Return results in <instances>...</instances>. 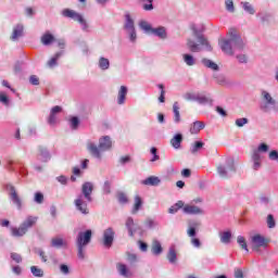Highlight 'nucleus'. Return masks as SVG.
<instances>
[{"mask_svg":"<svg viewBox=\"0 0 278 278\" xmlns=\"http://www.w3.org/2000/svg\"><path fill=\"white\" fill-rule=\"evenodd\" d=\"M126 31H134V20H131V16L129 14H126V24H125Z\"/></svg>","mask_w":278,"mask_h":278,"instance_id":"32","label":"nucleus"},{"mask_svg":"<svg viewBox=\"0 0 278 278\" xmlns=\"http://www.w3.org/2000/svg\"><path fill=\"white\" fill-rule=\"evenodd\" d=\"M90 240H92V230H86L84 232L78 233L76 242L78 247V257L80 260H84V247L90 244Z\"/></svg>","mask_w":278,"mask_h":278,"instance_id":"2","label":"nucleus"},{"mask_svg":"<svg viewBox=\"0 0 278 278\" xmlns=\"http://www.w3.org/2000/svg\"><path fill=\"white\" fill-rule=\"evenodd\" d=\"M37 160L39 162H47L48 160H51V154L46 148L39 147L38 153H37Z\"/></svg>","mask_w":278,"mask_h":278,"instance_id":"10","label":"nucleus"},{"mask_svg":"<svg viewBox=\"0 0 278 278\" xmlns=\"http://www.w3.org/2000/svg\"><path fill=\"white\" fill-rule=\"evenodd\" d=\"M182 58L187 66H194L197 64V60H194L192 54H184Z\"/></svg>","mask_w":278,"mask_h":278,"instance_id":"27","label":"nucleus"},{"mask_svg":"<svg viewBox=\"0 0 278 278\" xmlns=\"http://www.w3.org/2000/svg\"><path fill=\"white\" fill-rule=\"evenodd\" d=\"M14 166H23V163H21L20 161H14L12 159H9L5 165L7 170H10L11 173H13L14 170H16V167Z\"/></svg>","mask_w":278,"mask_h":278,"instance_id":"20","label":"nucleus"},{"mask_svg":"<svg viewBox=\"0 0 278 278\" xmlns=\"http://www.w3.org/2000/svg\"><path fill=\"white\" fill-rule=\"evenodd\" d=\"M217 173L220 175V177H226L227 176V170L225 169L224 166H218L217 167Z\"/></svg>","mask_w":278,"mask_h":278,"instance_id":"61","label":"nucleus"},{"mask_svg":"<svg viewBox=\"0 0 278 278\" xmlns=\"http://www.w3.org/2000/svg\"><path fill=\"white\" fill-rule=\"evenodd\" d=\"M243 9L245 12H249V14H255V10L253 9V5L249 2H242Z\"/></svg>","mask_w":278,"mask_h":278,"instance_id":"46","label":"nucleus"},{"mask_svg":"<svg viewBox=\"0 0 278 278\" xmlns=\"http://www.w3.org/2000/svg\"><path fill=\"white\" fill-rule=\"evenodd\" d=\"M87 149H88L89 153H91V155H93V157H98V160H101V152L99 151V148L97 147V144L89 142L87 144Z\"/></svg>","mask_w":278,"mask_h":278,"instance_id":"15","label":"nucleus"},{"mask_svg":"<svg viewBox=\"0 0 278 278\" xmlns=\"http://www.w3.org/2000/svg\"><path fill=\"white\" fill-rule=\"evenodd\" d=\"M205 147V143L203 141H195L190 149V152L195 155V153H199V151H201V149Z\"/></svg>","mask_w":278,"mask_h":278,"instance_id":"25","label":"nucleus"},{"mask_svg":"<svg viewBox=\"0 0 278 278\" xmlns=\"http://www.w3.org/2000/svg\"><path fill=\"white\" fill-rule=\"evenodd\" d=\"M99 66L102 71H108V68H110V60L101 58L99 61Z\"/></svg>","mask_w":278,"mask_h":278,"instance_id":"39","label":"nucleus"},{"mask_svg":"<svg viewBox=\"0 0 278 278\" xmlns=\"http://www.w3.org/2000/svg\"><path fill=\"white\" fill-rule=\"evenodd\" d=\"M104 247H112V242H114V229L112 228H108L106 230H104Z\"/></svg>","mask_w":278,"mask_h":278,"instance_id":"6","label":"nucleus"},{"mask_svg":"<svg viewBox=\"0 0 278 278\" xmlns=\"http://www.w3.org/2000/svg\"><path fill=\"white\" fill-rule=\"evenodd\" d=\"M152 34H154L155 36H159V38H166V28L164 27H159V28H153L152 29Z\"/></svg>","mask_w":278,"mask_h":278,"instance_id":"29","label":"nucleus"},{"mask_svg":"<svg viewBox=\"0 0 278 278\" xmlns=\"http://www.w3.org/2000/svg\"><path fill=\"white\" fill-rule=\"evenodd\" d=\"M198 42L202 45V47H207L208 51H212V47H210V43L207 42V39L203 36H198Z\"/></svg>","mask_w":278,"mask_h":278,"instance_id":"44","label":"nucleus"},{"mask_svg":"<svg viewBox=\"0 0 278 278\" xmlns=\"http://www.w3.org/2000/svg\"><path fill=\"white\" fill-rule=\"evenodd\" d=\"M10 198L11 201L17 206V210H21V207H23L21 197H18V193L16 192V189H14V187L10 188Z\"/></svg>","mask_w":278,"mask_h":278,"instance_id":"8","label":"nucleus"},{"mask_svg":"<svg viewBox=\"0 0 278 278\" xmlns=\"http://www.w3.org/2000/svg\"><path fill=\"white\" fill-rule=\"evenodd\" d=\"M226 10H228V12H233V0H226Z\"/></svg>","mask_w":278,"mask_h":278,"instance_id":"55","label":"nucleus"},{"mask_svg":"<svg viewBox=\"0 0 278 278\" xmlns=\"http://www.w3.org/2000/svg\"><path fill=\"white\" fill-rule=\"evenodd\" d=\"M184 208V201H178L176 204L169 207L168 213L169 214H177L179 210Z\"/></svg>","mask_w":278,"mask_h":278,"instance_id":"30","label":"nucleus"},{"mask_svg":"<svg viewBox=\"0 0 278 278\" xmlns=\"http://www.w3.org/2000/svg\"><path fill=\"white\" fill-rule=\"evenodd\" d=\"M195 101H198V103H200L201 105H205V103H210L211 100L205 96L198 94Z\"/></svg>","mask_w":278,"mask_h":278,"instance_id":"42","label":"nucleus"},{"mask_svg":"<svg viewBox=\"0 0 278 278\" xmlns=\"http://www.w3.org/2000/svg\"><path fill=\"white\" fill-rule=\"evenodd\" d=\"M29 81L33 86H38L40 84V79L36 75L30 76Z\"/></svg>","mask_w":278,"mask_h":278,"instance_id":"54","label":"nucleus"},{"mask_svg":"<svg viewBox=\"0 0 278 278\" xmlns=\"http://www.w3.org/2000/svg\"><path fill=\"white\" fill-rule=\"evenodd\" d=\"M71 127L72 129H77V127H79V118L73 117L71 119Z\"/></svg>","mask_w":278,"mask_h":278,"instance_id":"52","label":"nucleus"},{"mask_svg":"<svg viewBox=\"0 0 278 278\" xmlns=\"http://www.w3.org/2000/svg\"><path fill=\"white\" fill-rule=\"evenodd\" d=\"M112 188V184L110 182V181H105L104 182V192L106 193V194H110V192H111V189Z\"/></svg>","mask_w":278,"mask_h":278,"instance_id":"63","label":"nucleus"},{"mask_svg":"<svg viewBox=\"0 0 278 278\" xmlns=\"http://www.w3.org/2000/svg\"><path fill=\"white\" fill-rule=\"evenodd\" d=\"M126 97H127V87L122 86L119 88L118 96H117L118 105H123V103H125Z\"/></svg>","mask_w":278,"mask_h":278,"instance_id":"18","label":"nucleus"},{"mask_svg":"<svg viewBox=\"0 0 278 278\" xmlns=\"http://www.w3.org/2000/svg\"><path fill=\"white\" fill-rule=\"evenodd\" d=\"M250 240H251L252 250H254L256 253H260V249H266V247H268L270 242V239L260 233H255L250 238Z\"/></svg>","mask_w":278,"mask_h":278,"instance_id":"3","label":"nucleus"},{"mask_svg":"<svg viewBox=\"0 0 278 278\" xmlns=\"http://www.w3.org/2000/svg\"><path fill=\"white\" fill-rule=\"evenodd\" d=\"M143 3V10H153V0H140Z\"/></svg>","mask_w":278,"mask_h":278,"instance_id":"45","label":"nucleus"},{"mask_svg":"<svg viewBox=\"0 0 278 278\" xmlns=\"http://www.w3.org/2000/svg\"><path fill=\"white\" fill-rule=\"evenodd\" d=\"M269 160H273L274 162H278V152H277V150H274L269 153Z\"/></svg>","mask_w":278,"mask_h":278,"instance_id":"60","label":"nucleus"},{"mask_svg":"<svg viewBox=\"0 0 278 278\" xmlns=\"http://www.w3.org/2000/svg\"><path fill=\"white\" fill-rule=\"evenodd\" d=\"M30 271L34 277H45V271L38 266H31Z\"/></svg>","mask_w":278,"mask_h":278,"instance_id":"34","label":"nucleus"},{"mask_svg":"<svg viewBox=\"0 0 278 278\" xmlns=\"http://www.w3.org/2000/svg\"><path fill=\"white\" fill-rule=\"evenodd\" d=\"M182 212L185 214H203V210L194 204H184Z\"/></svg>","mask_w":278,"mask_h":278,"instance_id":"7","label":"nucleus"},{"mask_svg":"<svg viewBox=\"0 0 278 278\" xmlns=\"http://www.w3.org/2000/svg\"><path fill=\"white\" fill-rule=\"evenodd\" d=\"M161 181L162 180L160 179V177H157V176H150V177L146 178L142 181V184H143V186H160Z\"/></svg>","mask_w":278,"mask_h":278,"instance_id":"16","label":"nucleus"},{"mask_svg":"<svg viewBox=\"0 0 278 278\" xmlns=\"http://www.w3.org/2000/svg\"><path fill=\"white\" fill-rule=\"evenodd\" d=\"M237 242L241 247V249H243L244 251H247L249 253V247L247 245V239L244 237L239 236L237 238Z\"/></svg>","mask_w":278,"mask_h":278,"instance_id":"35","label":"nucleus"},{"mask_svg":"<svg viewBox=\"0 0 278 278\" xmlns=\"http://www.w3.org/2000/svg\"><path fill=\"white\" fill-rule=\"evenodd\" d=\"M41 42L47 47L51 45V42H55V37L49 33H46L43 36H41Z\"/></svg>","mask_w":278,"mask_h":278,"instance_id":"23","label":"nucleus"},{"mask_svg":"<svg viewBox=\"0 0 278 278\" xmlns=\"http://www.w3.org/2000/svg\"><path fill=\"white\" fill-rule=\"evenodd\" d=\"M173 112H174V116H175V123H180L181 115L179 114V102L174 103Z\"/></svg>","mask_w":278,"mask_h":278,"instance_id":"31","label":"nucleus"},{"mask_svg":"<svg viewBox=\"0 0 278 278\" xmlns=\"http://www.w3.org/2000/svg\"><path fill=\"white\" fill-rule=\"evenodd\" d=\"M187 47L189 51H191V53H199V51H201V48L199 47V45H197V42L190 39L187 41Z\"/></svg>","mask_w":278,"mask_h":278,"instance_id":"26","label":"nucleus"},{"mask_svg":"<svg viewBox=\"0 0 278 278\" xmlns=\"http://www.w3.org/2000/svg\"><path fill=\"white\" fill-rule=\"evenodd\" d=\"M247 123H249V119L247 117L238 118L236 121L237 127H244V125H247Z\"/></svg>","mask_w":278,"mask_h":278,"instance_id":"50","label":"nucleus"},{"mask_svg":"<svg viewBox=\"0 0 278 278\" xmlns=\"http://www.w3.org/2000/svg\"><path fill=\"white\" fill-rule=\"evenodd\" d=\"M181 142H184V136H181V134L176 135L170 140V144L174 147V149H179L181 147Z\"/></svg>","mask_w":278,"mask_h":278,"instance_id":"22","label":"nucleus"},{"mask_svg":"<svg viewBox=\"0 0 278 278\" xmlns=\"http://www.w3.org/2000/svg\"><path fill=\"white\" fill-rule=\"evenodd\" d=\"M275 225H276V223H275V217H274L271 214H269V215L267 216V227H268L269 229H274Z\"/></svg>","mask_w":278,"mask_h":278,"instance_id":"47","label":"nucleus"},{"mask_svg":"<svg viewBox=\"0 0 278 278\" xmlns=\"http://www.w3.org/2000/svg\"><path fill=\"white\" fill-rule=\"evenodd\" d=\"M25 233H27L26 228L23 227V225L21 224L20 227H12L11 228V235L14 238H23V236H25Z\"/></svg>","mask_w":278,"mask_h":278,"instance_id":"13","label":"nucleus"},{"mask_svg":"<svg viewBox=\"0 0 278 278\" xmlns=\"http://www.w3.org/2000/svg\"><path fill=\"white\" fill-rule=\"evenodd\" d=\"M253 162H262V156H260V151L255 150L252 155Z\"/></svg>","mask_w":278,"mask_h":278,"instance_id":"58","label":"nucleus"},{"mask_svg":"<svg viewBox=\"0 0 278 278\" xmlns=\"http://www.w3.org/2000/svg\"><path fill=\"white\" fill-rule=\"evenodd\" d=\"M229 39H223L219 41L220 49L227 55H233L235 51H242L244 49V41L238 35V30L236 28H231L228 33Z\"/></svg>","mask_w":278,"mask_h":278,"instance_id":"1","label":"nucleus"},{"mask_svg":"<svg viewBox=\"0 0 278 278\" xmlns=\"http://www.w3.org/2000/svg\"><path fill=\"white\" fill-rule=\"evenodd\" d=\"M220 240L224 244H229L231 240V232L230 231H225L220 235Z\"/></svg>","mask_w":278,"mask_h":278,"instance_id":"37","label":"nucleus"},{"mask_svg":"<svg viewBox=\"0 0 278 278\" xmlns=\"http://www.w3.org/2000/svg\"><path fill=\"white\" fill-rule=\"evenodd\" d=\"M51 247L60 249V247H66V241L60 237L52 238Z\"/></svg>","mask_w":278,"mask_h":278,"instance_id":"24","label":"nucleus"},{"mask_svg":"<svg viewBox=\"0 0 278 278\" xmlns=\"http://www.w3.org/2000/svg\"><path fill=\"white\" fill-rule=\"evenodd\" d=\"M152 253L154 255H160V253H162V243H160V241L154 240L152 242Z\"/></svg>","mask_w":278,"mask_h":278,"instance_id":"28","label":"nucleus"},{"mask_svg":"<svg viewBox=\"0 0 278 278\" xmlns=\"http://www.w3.org/2000/svg\"><path fill=\"white\" fill-rule=\"evenodd\" d=\"M150 153L153 155L150 162H157V160H160V155H157V148H151Z\"/></svg>","mask_w":278,"mask_h":278,"instance_id":"48","label":"nucleus"},{"mask_svg":"<svg viewBox=\"0 0 278 278\" xmlns=\"http://www.w3.org/2000/svg\"><path fill=\"white\" fill-rule=\"evenodd\" d=\"M167 260L172 263L175 264L177 262V252H175V249H169V252L167 254Z\"/></svg>","mask_w":278,"mask_h":278,"instance_id":"36","label":"nucleus"},{"mask_svg":"<svg viewBox=\"0 0 278 278\" xmlns=\"http://www.w3.org/2000/svg\"><path fill=\"white\" fill-rule=\"evenodd\" d=\"M11 258L13 262H16V264H21L23 262V257H21V254L18 253H11Z\"/></svg>","mask_w":278,"mask_h":278,"instance_id":"49","label":"nucleus"},{"mask_svg":"<svg viewBox=\"0 0 278 278\" xmlns=\"http://www.w3.org/2000/svg\"><path fill=\"white\" fill-rule=\"evenodd\" d=\"M256 151H258V153H268V144L261 143Z\"/></svg>","mask_w":278,"mask_h":278,"instance_id":"51","label":"nucleus"},{"mask_svg":"<svg viewBox=\"0 0 278 278\" xmlns=\"http://www.w3.org/2000/svg\"><path fill=\"white\" fill-rule=\"evenodd\" d=\"M92 190H94V186L91 182H85L81 188V192L87 201H92Z\"/></svg>","mask_w":278,"mask_h":278,"instance_id":"5","label":"nucleus"},{"mask_svg":"<svg viewBox=\"0 0 278 278\" xmlns=\"http://www.w3.org/2000/svg\"><path fill=\"white\" fill-rule=\"evenodd\" d=\"M197 93H186L185 94V99H187V101H197Z\"/></svg>","mask_w":278,"mask_h":278,"instance_id":"59","label":"nucleus"},{"mask_svg":"<svg viewBox=\"0 0 278 278\" xmlns=\"http://www.w3.org/2000/svg\"><path fill=\"white\" fill-rule=\"evenodd\" d=\"M38 223V217L37 216H27L26 219L22 223L23 227L28 231L31 229Z\"/></svg>","mask_w":278,"mask_h":278,"instance_id":"12","label":"nucleus"},{"mask_svg":"<svg viewBox=\"0 0 278 278\" xmlns=\"http://www.w3.org/2000/svg\"><path fill=\"white\" fill-rule=\"evenodd\" d=\"M117 201L122 204L129 203V198L123 192H117Z\"/></svg>","mask_w":278,"mask_h":278,"instance_id":"40","label":"nucleus"},{"mask_svg":"<svg viewBox=\"0 0 278 278\" xmlns=\"http://www.w3.org/2000/svg\"><path fill=\"white\" fill-rule=\"evenodd\" d=\"M235 277L236 278H244V274L242 273V269H236Z\"/></svg>","mask_w":278,"mask_h":278,"instance_id":"64","label":"nucleus"},{"mask_svg":"<svg viewBox=\"0 0 278 278\" xmlns=\"http://www.w3.org/2000/svg\"><path fill=\"white\" fill-rule=\"evenodd\" d=\"M75 205L81 214H88V204L84 201V197L80 195L75 200Z\"/></svg>","mask_w":278,"mask_h":278,"instance_id":"11","label":"nucleus"},{"mask_svg":"<svg viewBox=\"0 0 278 278\" xmlns=\"http://www.w3.org/2000/svg\"><path fill=\"white\" fill-rule=\"evenodd\" d=\"M60 59V53H56L50 61H48V66L53 68V66H58V60Z\"/></svg>","mask_w":278,"mask_h":278,"instance_id":"43","label":"nucleus"},{"mask_svg":"<svg viewBox=\"0 0 278 278\" xmlns=\"http://www.w3.org/2000/svg\"><path fill=\"white\" fill-rule=\"evenodd\" d=\"M23 36V25L17 24L15 28L13 29V34L11 36V40H18Z\"/></svg>","mask_w":278,"mask_h":278,"instance_id":"21","label":"nucleus"},{"mask_svg":"<svg viewBox=\"0 0 278 278\" xmlns=\"http://www.w3.org/2000/svg\"><path fill=\"white\" fill-rule=\"evenodd\" d=\"M42 201H45V195L42 193H40V192H37L35 194V202L36 203H42Z\"/></svg>","mask_w":278,"mask_h":278,"instance_id":"56","label":"nucleus"},{"mask_svg":"<svg viewBox=\"0 0 278 278\" xmlns=\"http://www.w3.org/2000/svg\"><path fill=\"white\" fill-rule=\"evenodd\" d=\"M202 63L204 64V66H206V68H212V71H218V64L214 63L208 59H203Z\"/></svg>","mask_w":278,"mask_h":278,"instance_id":"33","label":"nucleus"},{"mask_svg":"<svg viewBox=\"0 0 278 278\" xmlns=\"http://www.w3.org/2000/svg\"><path fill=\"white\" fill-rule=\"evenodd\" d=\"M134 201L135 202H134L131 214H138V212H140V210H142V205L144 202L142 201L140 195H136Z\"/></svg>","mask_w":278,"mask_h":278,"instance_id":"14","label":"nucleus"},{"mask_svg":"<svg viewBox=\"0 0 278 278\" xmlns=\"http://www.w3.org/2000/svg\"><path fill=\"white\" fill-rule=\"evenodd\" d=\"M117 270L122 277H131L132 275L129 268H127V265L122 263L117 264Z\"/></svg>","mask_w":278,"mask_h":278,"instance_id":"19","label":"nucleus"},{"mask_svg":"<svg viewBox=\"0 0 278 278\" xmlns=\"http://www.w3.org/2000/svg\"><path fill=\"white\" fill-rule=\"evenodd\" d=\"M0 102L4 103V105H8V103L10 102V100H8V94H5L4 92H0Z\"/></svg>","mask_w":278,"mask_h":278,"instance_id":"57","label":"nucleus"},{"mask_svg":"<svg viewBox=\"0 0 278 278\" xmlns=\"http://www.w3.org/2000/svg\"><path fill=\"white\" fill-rule=\"evenodd\" d=\"M55 122H56L55 114L50 113V116H49V118H48L49 125H55Z\"/></svg>","mask_w":278,"mask_h":278,"instance_id":"62","label":"nucleus"},{"mask_svg":"<svg viewBox=\"0 0 278 278\" xmlns=\"http://www.w3.org/2000/svg\"><path fill=\"white\" fill-rule=\"evenodd\" d=\"M201 129H205V124L203 122L197 121L190 126V134H199Z\"/></svg>","mask_w":278,"mask_h":278,"instance_id":"17","label":"nucleus"},{"mask_svg":"<svg viewBox=\"0 0 278 278\" xmlns=\"http://www.w3.org/2000/svg\"><path fill=\"white\" fill-rule=\"evenodd\" d=\"M134 218H131V217H128L127 219H126V227H127V229H128V233H129V236H134Z\"/></svg>","mask_w":278,"mask_h":278,"instance_id":"38","label":"nucleus"},{"mask_svg":"<svg viewBox=\"0 0 278 278\" xmlns=\"http://www.w3.org/2000/svg\"><path fill=\"white\" fill-rule=\"evenodd\" d=\"M139 27H141V29H143L144 31H153L151 24H149L147 21H141L139 23Z\"/></svg>","mask_w":278,"mask_h":278,"instance_id":"41","label":"nucleus"},{"mask_svg":"<svg viewBox=\"0 0 278 278\" xmlns=\"http://www.w3.org/2000/svg\"><path fill=\"white\" fill-rule=\"evenodd\" d=\"M99 149L100 151H108L109 149H112V139L108 136L100 138Z\"/></svg>","mask_w":278,"mask_h":278,"instance_id":"9","label":"nucleus"},{"mask_svg":"<svg viewBox=\"0 0 278 278\" xmlns=\"http://www.w3.org/2000/svg\"><path fill=\"white\" fill-rule=\"evenodd\" d=\"M159 88L161 89V96L159 98V101L161 103H164L165 101L164 94H166V91L164 90V85H159Z\"/></svg>","mask_w":278,"mask_h":278,"instance_id":"53","label":"nucleus"},{"mask_svg":"<svg viewBox=\"0 0 278 278\" xmlns=\"http://www.w3.org/2000/svg\"><path fill=\"white\" fill-rule=\"evenodd\" d=\"M62 14L66 18H73L74 21H77L78 23H80V25H83L84 29H88V24L86 23V20H84V16H81V14H79L71 9L63 10Z\"/></svg>","mask_w":278,"mask_h":278,"instance_id":"4","label":"nucleus"}]
</instances>
